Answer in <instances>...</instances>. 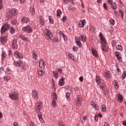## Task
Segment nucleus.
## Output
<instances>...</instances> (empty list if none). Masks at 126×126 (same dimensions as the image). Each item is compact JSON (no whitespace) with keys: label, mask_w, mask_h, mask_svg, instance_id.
I'll use <instances>...</instances> for the list:
<instances>
[{"label":"nucleus","mask_w":126,"mask_h":126,"mask_svg":"<svg viewBox=\"0 0 126 126\" xmlns=\"http://www.w3.org/2000/svg\"><path fill=\"white\" fill-rule=\"evenodd\" d=\"M3 79L4 81H6V82H7L8 80H10V79H11V77L9 76V75H6L3 76Z\"/></svg>","instance_id":"5701e85b"},{"label":"nucleus","mask_w":126,"mask_h":126,"mask_svg":"<svg viewBox=\"0 0 126 126\" xmlns=\"http://www.w3.org/2000/svg\"><path fill=\"white\" fill-rule=\"evenodd\" d=\"M39 94V93L37 90H34L32 92V97L34 100H38L39 96H38V94Z\"/></svg>","instance_id":"1a4fd4ad"},{"label":"nucleus","mask_w":126,"mask_h":126,"mask_svg":"<svg viewBox=\"0 0 126 126\" xmlns=\"http://www.w3.org/2000/svg\"><path fill=\"white\" fill-rule=\"evenodd\" d=\"M12 47L14 50H16L18 48V45H17V39H14L12 41Z\"/></svg>","instance_id":"f8f14e48"},{"label":"nucleus","mask_w":126,"mask_h":126,"mask_svg":"<svg viewBox=\"0 0 126 126\" xmlns=\"http://www.w3.org/2000/svg\"><path fill=\"white\" fill-rule=\"evenodd\" d=\"M73 91V90L71 88H69L68 89H66L65 90L66 98L67 101H69V100H70V96H69L70 95V94L72 93Z\"/></svg>","instance_id":"423d86ee"},{"label":"nucleus","mask_w":126,"mask_h":126,"mask_svg":"<svg viewBox=\"0 0 126 126\" xmlns=\"http://www.w3.org/2000/svg\"><path fill=\"white\" fill-rule=\"evenodd\" d=\"M99 37H100L102 45H106L107 41H106V38H105L102 32L99 33Z\"/></svg>","instance_id":"9d476101"},{"label":"nucleus","mask_w":126,"mask_h":126,"mask_svg":"<svg viewBox=\"0 0 126 126\" xmlns=\"http://www.w3.org/2000/svg\"><path fill=\"white\" fill-rule=\"evenodd\" d=\"M58 126H65L63 122L62 121H59L58 123Z\"/></svg>","instance_id":"49530a36"},{"label":"nucleus","mask_w":126,"mask_h":126,"mask_svg":"<svg viewBox=\"0 0 126 126\" xmlns=\"http://www.w3.org/2000/svg\"><path fill=\"white\" fill-rule=\"evenodd\" d=\"M30 11L32 15L35 14V8L34 5H32L30 8Z\"/></svg>","instance_id":"393cba45"},{"label":"nucleus","mask_w":126,"mask_h":126,"mask_svg":"<svg viewBox=\"0 0 126 126\" xmlns=\"http://www.w3.org/2000/svg\"><path fill=\"white\" fill-rule=\"evenodd\" d=\"M112 47H115L117 45V41L116 40H113L111 42Z\"/></svg>","instance_id":"09e8293b"},{"label":"nucleus","mask_w":126,"mask_h":126,"mask_svg":"<svg viewBox=\"0 0 126 126\" xmlns=\"http://www.w3.org/2000/svg\"><path fill=\"white\" fill-rule=\"evenodd\" d=\"M100 108L102 112H106V110H107V108H106V105L103 104L100 106Z\"/></svg>","instance_id":"f704fd0d"},{"label":"nucleus","mask_w":126,"mask_h":126,"mask_svg":"<svg viewBox=\"0 0 126 126\" xmlns=\"http://www.w3.org/2000/svg\"><path fill=\"white\" fill-rule=\"evenodd\" d=\"M59 85L60 86H63V85H64V81H63V79H61L59 81Z\"/></svg>","instance_id":"e433bc0d"},{"label":"nucleus","mask_w":126,"mask_h":126,"mask_svg":"<svg viewBox=\"0 0 126 126\" xmlns=\"http://www.w3.org/2000/svg\"><path fill=\"white\" fill-rule=\"evenodd\" d=\"M77 49H78V47H77L76 46H73V50L74 51H77Z\"/></svg>","instance_id":"338daca9"},{"label":"nucleus","mask_w":126,"mask_h":126,"mask_svg":"<svg viewBox=\"0 0 126 126\" xmlns=\"http://www.w3.org/2000/svg\"><path fill=\"white\" fill-rule=\"evenodd\" d=\"M0 41L2 44H5L7 42V36H3L0 38Z\"/></svg>","instance_id":"2eb2a0df"},{"label":"nucleus","mask_w":126,"mask_h":126,"mask_svg":"<svg viewBox=\"0 0 126 126\" xmlns=\"http://www.w3.org/2000/svg\"><path fill=\"white\" fill-rule=\"evenodd\" d=\"M91 105L95 109V110H98L99 106H98V105L95 104V102L94 101H91Z\"/></svg>","instance_id":"aec40b11"},{"label":"nucleus","mask_w":126,"mask_h":126,"mask_svg":"<svg viewBox=\"0 0 126 126\" xmlns=\"http://www.w3.org/2000/svg\"><path fill=\"white\" fill-rule=\"evenodd\" d=\"M53 100H57V94L55 93H54L52 95Z\"/></svg>","instance_id":"c03bdc74"},{"label":"nucleus","mask_w":126,"mask_h":126,"mask_svg":"<svg viewBox=\"0 0 126 126\" xmlns=\"http://www.w3.org/2000/svg\"><path fill=\"white\" fill-rule=\"evenodd\" d=\"M96 31V29H95V28H94V27L91 26L90 27V32H91L92 33H94V32H95V31Z\"/></svg>","instance_id":"473e14b6"},{"label":"nucleus","mask_w":126,"mask_h":126,"mask_svg":"<svg viewBox=\"0 0 126 126\" xmlns=\"http://www.w3.org/2000/svg\"><path fill=\"white\" fill-rule=\"evenodd\" d=\"M105 86H106V85H105V84H102L99 85L100 88V89H102V90H103V89Z\"/></svg>","instance_id":"6e6d98bb"},{"label":"nucleus","mask_w":126,"mask_h":126,"mask_svg":"<svg viewBox=\"0 0 126 126\" xmlns=\"http://www.w3.org/2000/svg\"><path fill=\"white\" fill-rule=\"evenodd\" d=\"M83 120H81V123L82 124H84V123H85V121H86V120H87V116H85L83 117Z\"/></svg>","instance_id":"a18cd8bd"},{"label":"nucleus","mask_w":126,"mask_h":126,"mask_svg":"<svg viewBox=\"0 0 126 126\" xmlns=\"http://www.w3.org/2000/svg\"><path fill=\"white\" fill-rule=\"evenodd\" d=\"M126 71H124V72L122 75V79L123 80L125 79V78H126Z\"/></svg>","instance_id":"de8ad7c7"},{"label":"nucleus","mask_w":126,"mask_h":126,"mask_svg":"<svg viewBox=\"0 0 126 126\" xmlns=\"http://www.w3.org/2000/svg\"><path fill=\"white\" fill-rule=\"evenodd\" d=\"M32 56H33V58L34 59V60H36L37 58V55L36 54V53H33L32 54Z\"/></svg>","instance_id":"13d9d810"},{"label":"nucleus","mask_w":126,"mask_h":126,"mask_svg":"<svg viewBox=\"0 0 126 126\" xmlns=\"http://www.w3.org/2000/svg\"><path fill=\"white\" fill-rule=\"evenodd\" d=\"M30 126H35V125H34V123H33L32 121H31L30 123Z\"/></svg>","instance_id":"774afa93"},{"label":"nucleus","mask_w":126,"mask_h":126,"mask_svg":"<svg viewBox=\"0 0 126 126\" xmlns=\"http://www.w3.org/2000/svg\"><path fill=\"white\" fill-rule=\"evenodd\" d=\"M9 28H10V25H9L8 23H6L4 24L1 28V34H4V32H6L7 30H9Z\"/></svg>","instance_id":"39448f33"},{"label":"nucleus","mask_w":126,"mask_h":126,"mask_svg":"<svg viewBox=\"0 0 126 126\" xmlns=\"http://www.w3.org/2000/svg\"><path fill=\"white\" fill-rule=\"evenodd\" d=\"M9 97L12 100H16L18 99V95L17 94H11L9 95Z\"/></svg>","instance_id":"f3484780"},{"label":"nucleus","mask_w":126,"mask_h":126,"mask_svg":"<svg viewBox=\"0 0 126 126\" xmlns=\"http://www.w3.org/2000/svg\"><path fill=\"white\" fill-rule=\"evenodd\" d=\"M5 73L4 69L3 67H0V76H2Z\"/></svg>","instance_id":"7c9ffc66"},{"label":"nucleus","mask_w":126,"mask_h":126,"mask_svg":"<svg viewBox=\"0 0 126 126\" xmlns=\"http://www.w3.org/2000/svg\"><path fill=\"white\" fill-rule=\"evenodd\" d=\"M17 14V10L16 9H11L7 12V16L8 18H11L12 16H15Z\"/></svg>","instance_id":"20e7f679"},{"label":"nucleus","mask_w":126,"mask_h":126,"mask_svg":"<svg viewBox=\"0 0 126 126\" xmlns=\"http://www.w3.org/2000/svg\"><path fill=\"white\" fill-rule=\"evenodd\" d=\"M49 19L50 24H54V19H53V17H52V16H49Z\"/></svg>","instance_id":"c9c22d12"},{"label":"nucleus","mask_w":126,"mask_h":126,"mask_svg":"<svg viewBox=\"0 0 126 126\" xmlns=\"http://www.w3.org/2000/svg\"><path fill=\"white\" fill-rule=\"evenodd\" d=\"M10 32L11 34H14L15 33V30L13 27H11L10 30Z\"/></svg>","instance_id":"37998d69"},{"label":"nucleus","mask_w":126,"mask_h":126,"mask_svg":"<svg viewBox=\"0 0 126 126\" xmlns=\"http://www.w3.org/2000/svg\"><path fill=\"white\" fill-rule=\"evenodd\" d=\"M119 14L120 15L121 17H122V19H124V15H125V13L123 12V11L120 10H119Z\"/></svg>","instance_id":"ea45409f"},{"label":"nucleus","mask_w":126,"mask_h":126,"mask_svg":"<svg viewBox=\"0 0 126 126\" xmlns=\"http://www.w3.org/2000/svg\"><path fill=\"white\" fill-rule=\"evenodd\" d=\"M11 23L13 25H15L16 23H17V20L16 19H13L11 21Z\"/></svg>","instance_id":"3c124183"},{"label":"nucleus","mask_w":126,"mask_h":126,"mask_svg":"<svg viewBox=\"0 0 126 126\" xmlns=\"http://www.w3.org/2000/svg\"><path fill=\"white\" fill-rule=\"evenodd\" d=\"M114 54H115V56L116 57H118L119 56H120V55H121V54L119 53V52H115Z\"/></svg>","instance_id":"052dcab7"},{"label":"nucleus","mask_w":126,"mask_h":126,"mask_svg":"<svg viewBox=\"0 0 126 126\" xmlns=\"http://www.w3.org/2000/svg\"><path fill=\"white\" fill-rule=\"evenodd\" d=\"M30 21V20L26 17H24L21 19V22L22 23H28Z\"/></svg>","instance_id":"dca6fc26"},{"label":"nucleus","mask_w":126,"mask_h":126,"mask_svg":"<svg viewBox=\"0 0 126 126\" xmlns=\"http://www.w3.org/2000/svg\"><path fill=\"white\" fill-rule=\"evenodd\" d=\"M20 39H22V40H23V41H25L26 42H28L29 41L28 38L26 37L24 35L22 34L20 35Z\"/></svg>","instance_id":"a878e982"},{"label":"nucleus","mask_w":126,"mask_h":126,"mask_svg":"<svg viewBox=\"0 0 126 126\" xmlns=\"http://www.w3.org/2000/svg\"><path fill=\"white\" fill-rule=\"evenodd\" d=\"M114 14H115V16H116V17H119V15L118 14V12H117V11H114Z\"/></svg>","instance_id":"680f3d73"},{"label":"nucleus","mask_w":126,"mask_h":126,"mask_svg":"<svg viewBox=\"0 0 126 126\" xmlns=\"http://www.w3.org/2000/svg\"><path fill=\"white\" fill-rule=\"evenodd\" d=\"M43 33L45 38L48 41H51L53 39V34L51 32V31L48 29H45L43 31Z\"/></svg>","instance_id":"7ed1b4c3"},{"label":"nucleus","mask_w":126,"mask_h":126,"mask_svg":"<svg viewBox=\"0 0 126 126\" xmlns=\"http://www.w3.org/2000/svg\"><path fill=\"white\" fill-rule=\"evenodd\" d=\"M14 56L17 59H23V55L18 51H15L14 53Z\"/></svg>","instance_id":"9b49d317"},{"label":"nucleus","mask_w":126,"mask_h":126,"mask_svg":"<svg viewBox=\"0 0 126 126\" xmlns=\"http://www.w3.org/2000/svg\"><path fill=\"white\" fill-rule=\"evenodd\" d=\"M111 72L110 71H107L106 72H105L104 73V76L105 78H106L107 79H109V78H111Z\"/></svg>","instance_id":"b1692460"},{"label":"nucleus","mask_w":126,"mask_h":126,"mask_svg":"<svg viewBox=\"0 0 126 126\" xmlns=\"http://www.w3.org/2000/svg\"><path fill=\"white\" fill-rule=\"evenodd\" d=\"M39 23L42 26H44V25H45V22H44V19H43V18H39Z\"/></svg>","instance_id":"72a5a7b5"},{"label":"nucleus","mask_w":126,"mask_h":126,"mask_svg":"<svg viewBox=\"0 0 126 126\" xmlns=\"http://www.w3.org/2000/svg\"><path fill=\"white\" fill-rule=\"evenodd\" d=\"M76 43L78 46L79 48H81L82 47V44H81V42L80 41H82V42H86V35H80V37L76 36L75 37Z\"/></svg>","instance_id":"f03ea898"},{"label":"nucleus","mask_w":126,"mask_h":126,"mask_svg":"<svg viewBox=\"0 0 126 126\" xmlns=\"http://www.w3.org/2000/svg\"><path fill=\"white\" fill-rule=\"evenodd\" d=\"M113 85L114 86L115 89H119V83H118V81H114Z\"/></svg>","instance_id":"bb28decb"},{"label":"nucleus","mask_w":126,"mask_h":126,"mask_svg":"<svg viewBox=\"0 0 126 126\" xmlns=\"http://www.w3.org/2000/svg\"><path fill=\"white\" fill-rule=\"evenodd\" d=\"M37 73L38 75H40V76H42V75H44L45 74V72L43 71V70L39 69L37 71Z\"/></svg>","instance_id":"c756f323"},{"label":"nucleus","mask_w":126,"mask_h":126,"mask_svg":"<svg viewBox=\"0 0 126 126\" xmlns=\"http://www.w3.org/2000/svg\"><path fill=\"white\" fill-rule=\"evenodd\" d=\"M103 7H104V8H105V9H108V7L107 6V4L104 3L103 4Z\"/></svg>","instance_id":"0e129e2a"},{"label":"nucleus","mask_w":126,"mask_h":126,"mask_svg":"<svg viewBox=\"0 0 126 126\" xmlns=\"http://www.w3.org/2000/svg\"><path fill=\"white\" fill-rule=\"evenodd\" d=\"M117 97H118V101H119L120 103H122L123 102V100H124V99L123 98V95H122L120 94H118Z\"/></svg>","instance_id":"412c9836"},{"label":"nucleus","mask_w":126,"mask_h":126,"mask_svg":"<svg viewBox=\"0 0 126 126\" xmlns=\"http://www.w3.org/2000/svg\"><path fill=\"white\" fill-rule=\"evenodd\" d=\"M101 78H100V77L98 75H97L96 76L95 78V81L96 83H97V84H101Z\"/></svg>","instance_id":"cd10ccee"},{"label":"nucleus","mask_w":126,"mask_h":126,"mask_svg":"<svg viewBox=\"0 0 126 126\" xmlns=\"http://www.w3.org/2000/svg\"><path fill=\"white\" fill-rule=\"evenodd\" d=\"M62 21H63V22H65V21H66V16H64L63 18L62 19Z\"/></svg>","instance_id":"bf43d9fd"},{"label":"nucleus","mask_w":126,"mask_h":126,"mask_svg":"<svg viewBox=\"0 0 126 126\" xmlns=\"http://www.w3.org/2000/svg\"><path fill=\"white\" fill-rule=\"evenodd\" d=\"M85 25H86V21H85V20H81L79 22V27L80 28L84 27Z\"/></svg>","instance_id":"4468645a"},{"label":"nucleus","mask_w":126,"mask_h":126,"mask_svg":"<svg viewBox=\"0 0 126 126\" xmlns=\"http://www.w3.org/2000/svg\"><path fill=\"white\" fill-rule=\"evenodd\" d=\"M62 13H63V12H62V11L60 9H58L57 10V17H59L60 18H61V15H62Z\"/></svg>","instance_id":"2f4dec72"},{"label":"nucleus","mask_w":126,"mask_h":126,"mask_svg":"<svg viewBox=\"0 0 126 126\" xmlns=\"http://www.w3.org/2000/svg\"><path fill=\"white\" fill-rule=\"evenodd\" d=\"M57 71L60 73V74H62V73L63 72V69H58Z\"/></svg>","instance_id":"e2e57ef3"},{"label":"nucleus","mask_w":126,"mask_h":126,"mask_svg":"<svg viewBox=\"0 0 126 126\" xmlns=\"http://www.w3.org/2000/svg\"><path fill=\"white\" fill-rule=\"evenodd\" d=\"M76 106L77 107H80L81 106V102H82V97L81 95L77 96V100H76Z\"/></svg>","instance_id":"6e6552de"},{"label":"nucleus","mask_w":126,"mask_h":126,"mask_svg":"<svg viewBox=\"0 0 126 126\" xmlns=\"http://www.w3.org/2000/svg\"><path fill=\"white\" fill-rule=\"evenodd\" d=\"M68 58L71 60H74V57H73V55L69 54L68 56Z\"/></svg>","instance_id":"603ef678"},{"label":"nucleus","mask_w":126,"mask_h":126,"mask_svg":"<svg viewBox=\"0 0 126 126\" xmlns=\"http://www.w3.org/2000/svg\"><path fill=\"white\" fill-rule=\"evenodd\" d=\"M59 35H60V40H61L62 37H64V34H63V32L62 31L59 32Z\"/></svg>","instance_id":"8fccbe9b"},{"label":"nucleus","mask_w":126,"mask_h":126,"mask_svg":"<svg viewBox=\"0 0 126 126\" xmlns=\"http://www.w3.org/2000/svg\"><path fill=\"white\" fill-rule=\"evenodd\" d=\"M53 75L56 79H57V78H59V73H58V71H53Z\"/></svg>","instance_id":"c85d7f7f"},{"label":"nucleus","mask_w":126,"mask_h":126,"mask_svg":"<svg viewBox=\"0 0 126 126\" xmlns=\"http://www.w3.org/2000/svg\"><path fill=\"white\" fill-rule=\"evenodd\" d=\"M44 60L43 59H40L39 61V66L41 68H43V67H45V64H44Z\"/></svg>","instance_id":"a211bd4d"},{"label":"nucleus","mask_w":126,"mask_h":126,"mask_svg":"<svg viewBox=\"0 0 126 126\" xmlns=\"http://www.w3.org/2000/svg\"><path fill=\"white\" fill-rule=\"evenodd\" d=\"M6 58H7V55L6 54V53H5V52L3 51L2 53V59H6Z\"/></svg>","instance_id":"4c0bfd02"},{"label":"nucleus","mask_w":126,"mask_h":126,"mask_svg":"<svg viewBox=\"0 0 126 126\" xmlns=\"http://www.w3.org/2000/svg\"><path fill=\"white\" fill-rule=\"evenodd\" d=\"M100 48H101V50L102 51H103V52H107V47H106V46H105V45H101L100 46Z\"/></svg>","instance_id":"a19ab883"},{"label":"nucleus","mask_w":126,"mask_h":126,"mask_svg":"<svg viewBox=\"0 0 126 126\" xmlns=\"http://www.w3.org/2000/svg\"><path fill=\"white\" fill-rule=\"evenodd\" d=\"M42 108H43V104H42V102L41 101L37 102V104H35L34 106L36 112L38 113V117L40 122L41 123H44V120H43V118L42 117V113L40 112V111L42 110Z\"/></svg>","instance_id":"f257e3e1"},{"label":"nucleus","mask_w":126,"mask_h":126,"mask_svg":"<svg viewBox=\"0 0 126 126\" xmlns=\"http://www.w3.org/2000/svg\"><path fill=\"white\" fill-rule=\"evenodd\" d=\"M110 24L112 25V26H114L115 25V20L113 19H110L109 20Z\"/></svg>","instance_id":"79ce46f5"},{"label":"nucleus","mask_w":126,"mask_h":126,"mask_svg":"<svg viewBox=\"0 0 126 126\" xmlns=\"http://www.w3.org/2000/svg\"><path fill=\"white\" fill-rule=\"evenodd\" d=\"M116 49L119 51H123V46L121 45H118L116 46Z\"/></svg>","instance_id":"58836bf2"},{"label":"nucleus","mask_w":126,"mask_h":126,"mask_svg":"<svg viewBox=\"0 0 126 126\" xmlns=\"http://www.w3.org/2000/svg\"><path fill=\"white\" fill-rule=\"evenodd\" d=\"M22 30L26 32V33H32L33 32V29L29 26L23 27Z\"/></svg>","instance_id":"0eeeda50"},{"label":"nucleus","mask_w":126,"mask_h":126,"mask_svg":"<svg viewBox=\"0 0 126 126\" xmlns=\"http://www.w3.org/2000/svg\"><path fill=\"white\" fill-rule=\"evenodd\" d=\"M52 105L53 107H55V106H56V100L52 99Z\"/></svg>","instance_id":"4d7b16f0"},{"label":"nucleus","mask_w":126,"mask_h":126,"mask_svg":"<svg viewBox=\"0 0 126 126\" xmlns=\"http://www.w3.org/2000/svg\"><path fill=\"white\" fill-rule=\"evenodd\" d=\"M111 5V8L113 9V10H116L117 8H118V6L117 5V3L116 2H112L111 4H110Z\"/></svg>","instance_id":"6ab92c4d"},{"label":"nucleus","mask_w":126,"mask_h":126,"mask_svg":"<svg viewBox=\"0 0 126 126\" xmlns=\"http://www.w3.org/2000/svg\"><path fill=\"white\" fill-rule=\"evenodd\" d=\"M116 58H117L118 61H119V62L123 61V60H122V57H121V55L117 56Z\"/></svg>","instance_id":"5fc2aeb1"},{"label":"nucleus","mask_w":126,"mask_h":126,"mask_svg":"<svg viewBox=\"0 0 126 126\" xmlns=\"http://www.w3.org/2000/svg\"><path fill=\"white\" fill-rule=\"evenodd\" d=\"M54 42H59V38L58 37H55L54 38Z\"/></svg>","instance_id":"69168bd1"},{"label":"nucleus","mask_w":126,"mask_h":126,"mask_svg":"<svg viewBox=\"0 0 126 126\" xmlns=\"http://www.w3.org/2000/svg\"><path fill=\"white\" fill-rule=\"evenodd\" d=\"M14 64L16 66H19V67L24 66V63H23V62L21 60H19L18 62H15L14 63Z\"/></svg>","instance_id":"ddd939ff"},{"label":"nucleus","mask_w":126,"mask_h":126,"mask_svg":"<svg viewBox=\"0 0 126 126\" xmlns=\"http://www.w3.org/2000/svg\"><path fill=\"white\" fill-rule=\"evenodd\" d=\"M92 52L94 57L95 58H98L99 55L98 54V52L94 49H92Z\"/></svg>","instance_id":"4be33fe9"},{"label":"nucleus","mask_w":126,"mask_h":126,"mask_svg":"<svg viewBox=\"0 0 126 126\" xmlns=\"http://www.w3.org/2000/svg\"><path fill=\"white\" fill-rule=\"evenodd\" d=\"M6 72L7 74H10V73H11L12 71L10 70V69H9V68H7L6 69Z\"/></svg>","instance_id":"864d4df0"}]
</instances>
